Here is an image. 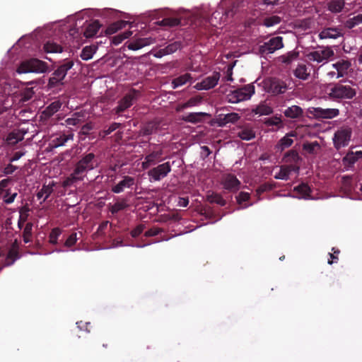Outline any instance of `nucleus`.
<instances>
[{"label": "nucleus", "instance_id": "ddd939ff", "mask_svg": "<svg viewBox=\"0 0 362 362\" xmlns=\"http://www.w3.org/2000/svg\"><path fill=\"white\" fill-rule=\"evenodd\" d=\"M220 77L221 74L219 72H214L211 76H207L201 82L197 83L194 88L197 90H209L217 85Z\"/></svg>", "mask_w": 362, "mask_h": 362}, {"label": "nucleus", "instance_id": "338daca9", "mask_svg": "<svg viewBox=\"0 0 362 362\" xmlns=\"http://www.w3.org/2000/svg\"><path fill=\"white\" fill-rule=\"evenodd\" d=\"M273 186L272 185L269 183H264L258 187V188L256 190V192L258 195L262 194L264 192L269 191L272 189Z\"/></svg>", "mask_w": 362, "mask_h": 362}, {"label": "nucleus", "instance_id": "a878e982", "mask_svg": "<svg viewBox=\"0 0 362 362\" xmlns=\"http://www.w3.org/2000/svg\"><path fill=\"white\" fill-rule=\"evenodd\" d=\"M302 160L296 150L291 149L285 153L283 157V161L287 163L298 164Z\"/></svg>", "mask_w": 362, "mask_h": 362}, {"label": "nucleus", "instance_id": "79ce46f5", "mask_svg": "<svg viewBox=\"0 0 362 362\" xmlns=\"http://www.w3.org/2000/svg\"><path fill=\"white\" fill-rule=\"evenodd\" d=\"M361 23H362V14H358L347 19L345 22V26L347 28L351 29Z\"/></svg>", "mask_w": 362, "mask_h": 362}, {"label": "nucleus", "instance_id": "5fc2aeb1", "mask_svg": "<svg viewBox=\"0 0 362 362\" xmlns=\"http://www.w3.org/2000/svg\"><path fill=\"white\" fill-rule=\"evenodd\" d=\"M181 48L182 42L180 41H175L164 47V50H165V53H167V54H170L175 52L177 50L180 49Z\"/></svg>", "mask_w": 362, "mask_h": 362}, {"label": "nucleus", "instance_id": "39448f33", "mask_svg": "<svg viewBox=\"0 0 362 362\" xmlns=\"http://www.w3.org/2000/svg\"><path fill=\"white\" fill-rule=\"evenodd\" d=\"M47 64L38 59H30L22 62L17 68L18 74L45 73L47 70Z\"/></svg>", "mask_w": 362, "mask_h": 362}, {"label": "nucleus", "instance_id": "c85d7f7f", "mask_svg": "<svg viewBox=\"0 0 362 362\" xmlns=\"http://www.w3.org/2000/svg\"><path fill=\"white\" fill-rule=\"evenodd\" d=\"M55 186V182H52L48 185H43L42 189L37 193L36 196L38 199H40L43 196V202H45L50 194L53 192V187Z\"/></svg>", "mask_w": 362, "mask_h": 362}, {"label": "nucleus", "instance_id": "f03ea898", "mask_svg": "<svg viewBox=\"0 0 362 362\" xmlns=\"http://www.w3.org/2000/svg\"><path fill=\"white\" fill-rule=\"evenodd\" d=\"M351 81L342 80L337 83H329L326 88V94L329 100L341 102L352 100L356 95V90L353 87Z\"/></svg>", "mask_w": 362, "mask_h": 362}, {"label": "nucleus", "instance_id": "052dcab7", "mask_svg": "<svg viewBox=\"0 0 362 362\" xmlns=\"http://www.w3.org/2000/svg\"><path fill=\"white\" fill-rule=\"evenodd\" d=\"M332 253H329L330 259H328L327 263L329 264H332L334 262H337L339 257L338 255L340 253V250L338 248L332 247Z\"/></svg>", "mask_w": 362, "mask_h": 362}, {"label": "nucleus", "instance_id": "8fccbe9b", "mask_svg": "<svg viewBox=\"0 0 362 362\" xmlns=\"http://www.w3.org/2000/svg\"><path fill=\"white\" fill-rule=\"evenodd\" d=\"M281 18L278 16H272L264 19L263 25L266 27H272L280 23Z\"/></svg>", "mask_w": 362, "mask_h": 362}, {"label": "nucleus", "instance_id": "4468645a", "mask_svg": "<svg viewBox=\"0 0 362 362\" xmlns=\"http://www.w3.org/2000/svg\"><path fill=\"white\" fill-rule=\"evenodd\" d=\"M282 112L287 119L293 122L300 121L304 117L303 109L296 105L287 107Z\"/></svg>", "mask_w": 362, "mask_h": 362}, {"label": "nucleus", "instance_id": "e433bc0d", "mask_svg": "<svg viewBox=\"0 0 362 362\" xmlns=\"http://www.w3.org/2000/svg\"><path fill=\"white\" fill-rule=\"evenodd\" d=\"M192 78L190 74H185L177 78H175L172 81V86L173 88H177L179 86L185 85L187 82L189 81Z\"/></svg>", "mask_w": 362, "mask_h": 362}, {"label": "nucleus", "instance_id": "3c124183", "mask_svg": "<svg viewBox=\"0 0 362 362\" xmlns=\"http://www.w3.org/2000/svg\"><path fill=\"white\" fill-rule=\"evenodd\" d=\"M207 200L211 203H216L220 206L226 204V200L218 194H212L207 197Z\"/></svg>", "mask_w": 362, "mask_h": 362}, {"label": "nucleus", "instance_id": "680f3d73", "mask_svg": "<svg viewBox=\"0 0 362 362\" xmlns=\"http://www.w3.org/2000/svg\"><path fill=\"white\" fill-rule=\"evenodd\" d=\"M121 127H122L121 123L113 122L112 124H110V126L107 129H105L103 132V136L110 134L112 132L115 131L117 129H118Z\"/></svg>", "mask_w": 362, "mask_h": 362}, {"label": "nucleus", "instance_id": "393cba45", "mask_svg": "<svg viewBox=\"0 0 362 362\" xmlns=\"http://www.w3.org/2000/svg\"><path fill=\"white\" fill-rule=\"evenodd\" d=\"M100 27L101 24L100 23L99 21H93L86 27L83 32L84 36L86 38L93 37L97 34Z\"/></svg>", "mask_w": 362, "mask_h": 362}, {"label": "nucleus", "instance_id": "aec40b11", "mask_svg": "<svg viewBox=\"0 0 362 362\" xmlns=\"http://www.w3.org/2000/svg\"><path fill=\"white\" fill-rule=\"evenodd\" d=\"M152 43V39L150 37L138 38L134 40L128 41L126 42V45L129 49L138 50L143 48L145 46L149 45Z\"/></svg>", "mask_w": 362, "mask_h": 362}, {"label": "nucleus", "instance_id": "09e8293b", "mask_svg": "<svg viewBox=\"0 0 362 362\" xmlns=\"http://www.w3.org/2000/svg\"><path fill=\"white\" fill-rule=\"evenodd\" d=\"M33 223H27L23 232V238L25 243H30L32 237Z\"/></svg>", "mask_w": 362, "mask_h": 362}, {"label": "nucleus", "instance_id": "ea45409f", "mask_svg": "<svg viewBox=\"0 0 362 362\" xmlns=\"http://www.w3.org/2000/svg\"><path fill=\"white\" fill-rule=\"evenodd\" d=\"M20 257V255L18 252V250H17L16 247H14V248H10V250L8 252L5 265L6 266H11L12 265L14 262L18 259Z\"/></svg>", "mask_w": 362, "mask_h": 362}, {"label": "nucleus", "instance_id": "2f4dec72", "mask_svg": "<svg viewBox=\"0 0 362 362\" xmlns=\"http://www.w3.org/2000/svg\"><path fill=\"white\" fill-rule=\"evenodd\" d=\"M263 123L267 127L275 126L277 129H280L284 127L281 115H276L272 117L265 118Z\"/></svg>", "mask_w": 362, "mask_h": 362}, {"label": "nucleus", "instance_id": "a19ab883", "mask_svg": "<svg viewBox=\"0 0 362 362\" xmlns=\"http://www.w3.org/2000/svg\"><path fill=\"white\" fill-rule=\"evenodd\" d=\"M23 139V134L20 132H12L8 134L6 138V142L9 145H16Z\"/></svg>", "mask_w": 362, "mask_h": 362}, {"label": "nucleus", "instance_id": "4d7b16f0", "mask_svg": "<svg viewBox=\"0 0 362 362\" xmlns=\"http://www.w3.org/2000/svg\"><path fill=\"white\" fill-rule=\"evenodd\" d=\"M358 160V157L354 154V152H351L347 153V155L344 157L343 163L345 165L351 166L354 165Z\"/></svg>", "mask_w": 362, "mask_h": 362}, {"label": "nucleus", "instance_id": "c03bdc74", "mask_svg": "<svg viewBox=\"0 0 362 362\" xmlns=\"http://www.w3.org/2000/svg\"><path fill=\"white\" fill-rule=\"evenodd\" d=\"M202 100V98L200 96L192 97L186 103L181 105L179 110H184L187 107L196 106L201 103Z\"/></svg>", "mask_w": 362, "mask_h": 362}, {"label": "nucleus", "instance_id": "f3484780", "mask_svg": "<svg viewBox=\"0 0 362 362\" xmlns=\"http://www.w3.org/2000/svg\"><path fill=\"white\" fill-rule=\"evenodd\" d=\"M343 35V30L340 28H325L322 29L318 36L320 39H337Z\"/></svg>", "mask_w": 362, "mask_h": 362}, {"label": "nucleus", "instance_id": "a211bd4d", "mask_svg": "<svg viewBox=\"0 0 362 362\" xmlns=\"http://www.w3.org/2000/svg\"><path fill=\"white\" fill-rule=\"evenodd\" d=\"M129 206L128 199L124 197H117L113 204H108V210L112 214H117L121 211L127 209Z\"/></svg>", "mask_w": 362, "mask_h": 362}, {"label": "nucleus", "instance_id": "5701e85b", "mask_svg": "<svg viewBox=\"0 0 362 362\" xmlns=\"http://www.w3.org/2000/svg\"><path fill=\"white\" fill-rule=\"evenodd\" d=\"M303 151L304 154H309L312 156H316L321 150L320 144L315 141L313 142H305L302 146Z\"/></svg>", "mask_w": 362, "mask_h": 362}, {"label": "nucleus", "instance_id": "4c0bfd02", "mask_svg": "<svg viewBox=\"0 0 362 362\" xmlns=\"http://www.w3.org/2000/svg\"><path fill=\"white\" fill-rule=\"evenodd\" d=\"M237 135L243 140L250 141L255 137V132L251 128L245 127L239 131Z\"/></svg>", "mask_w": 362, "mask_h": 362}, {"label": "nucleus", "instance_id": "0e129e2a", "mask_svg": "<svg viewBox=\"0 0 362 362\" xmlns=\"http://www.w3.org/2000/svg\"><path fill=\"white\" fill-rule=\"evenodd\" d=\"M144 228H145V226L144 224H139L131 231L130 234H131L132 237H133V238L138 237L140 234L142 233Z\"/></svg>", "mask_w": 362, "mask_h": 362}, {"label": "nucleus", "instance_id": "4be33fe9", "mask_svg": "<svg viewBox=\"0 0 362 362\" xmlns=\"http://www.w3.org/2000/svg\"><path fill=\"white\" fill-rule=\"evenodd\" d=\"M294 133L287 134L286 136L282 137L276 144L275 148L277 152H283L285 149L291 147L293 144V140L291 136H294Z\"/></svg>", "mask_w": 362, "mask_h": 362}, {"label": "nucleus", "instance_id": "6ab92c4d", "mask_svg": "<svg viewBox=\"0 0 362 362\" xmlns=\"http://www.w3.org/2000/svg\"><path fill=\"white\" fill-rule=\"evenodd\" d=\"M163 155V150L154 151L144 158V161L142 162V168L148 169L151 165H154L156 162L161 160Z\"/></svg>", "mask_w": 362, "mask_h": 362}, {"label": "nucleus", "instance_id": "9b49d317", "mask_svg": "<svg viewBox=\"0 0 362 362\" xmlns=\"http://www.w3.org/2000/svg\"><path fill=\"white\" fill-rule=\"evenodd\" d=\"M334 54V51L330 47H325L322 49L310 52L307 57L310 61L321 63L327 62Z\"/></svg>", "mask_w": 362, "mask_h": 362}, {"label": "nucleus", "instance_id": "0eeeda50", "mask_svg": "<svg viewBox=\"0 0 362 362\" xmlns=\"http://www.w3.org/2000/svg\"><path fill=\"white\" fill-rule=\"evenodd\" d=\"M255 93V86L252 84L245 85L237 88L228 95V102L238 103L250 99Z\"/></svg>", "mask_w": 362, "mask_h": 362}, {"label": "nucleus", "instance_id": "20e7f679", "mask_svg": "<svg viewBox=\"0 0 362 362\" xmlns=\"http://www.w3.org/2000/svg\"><path fill=\"white\" fill-rule=\"evenodd\" d=\"M141 95L139 90L132 88L125 93L117 102V105L112 109V113L118 117L122 116V113L131 107L137 101Z\"/></svg>", "mask_w": 362, "mask_h": 362}, {"label": "nucleus", "instance_id": "de8ad7c7", "mask_svg": "<svg viewBox=\"0 0 362 362\" xmlns=\"http://www.w3.org/2000/svg\"><path fill=\"white\" fill-rule=\"evenodd\" d=\"M132 34V31H125L122 33H119L115 36H114L112 39V42L115 45H118L120 44L124 40L129 38Z\"/></svg>", "mask_w": 362, "mask_h": 362}, {"label": "nucleus", "instance_id": "f8f14e48", "mask_svg": "<svg viewBox=\"0 0 362 362\" xmlns=\"http://www.w3.org/2000/svg\"><path fill=\"white\" fill-rule=\"evenodd\" d=\"M171 171V165L170 162H165L151 169L148 174V176L155 181H159L166 177Z\"/></svg>", "mask_w": 362, "mask_h": 362}, {"label": "nucleus", "instance_id": "864d4df0", "mask_svg": "<svg viewBox=\"0 0 362 362\" xmlns=\"http://www.w3.org/2000/svg\"><path fill=\"white\" fill-rule=\"evenodd\" d=\"M62 233V230L59 228H53L49 235V242L52 245H57L58 238Z\"/></svg>", "mask_w": 362, "mask_h": 362}, {"label": "nucleus", "instance_id": "7ed1b4c3", "mask_svg": "<svg viewBox=\"0 0 362 362\" xmlns=\"http://www.w3.org/2000/svg\"><path fill=\"white\" fill-rule=\"evenodd\" d=\"M74 64L73 60H65L62 64L59 65L49 78L48 88L52 89L64 85L63 81L68 71L73 67Z\"/></svg>", "mask_w": 362, "mask_h": 362}, {"label": "nucleus", "instance_id": "473e14b6", "mask_svg": "<svg viewBox=\"0 0 362 362\" xmlns=\"http://www.w3.org/2000/svg\"><path fill=\"white\" fill-rule=\"evenodd\" d=\"M158 126L159 123H158L157 122L150 121L142 127L141 129V134L143 136L151 135L158 129Z\"/></svg>", "mask_w": 362, "mask_h": 362}, {"label": "nucleus", "instance_id": "58836bf2", "mask_svg": "<svg viewBox=\"0 0 362 362\" xmlns=\"http://www.w3.org/2000/svg\"><path fill=\"white\" fill-rule=\"evenodd\" d=\"M44 49L47 53H61L63 51L60 45L52 41H47L44 45Z\"/></svg>", "mask_w": 362, "mask_h": 362}, {"label": "nucleus", "instance_id": "69168bd1", "mask_svg": "<svg viewBox=\"0 0 362 362\" xmlns=\"http://www.w3.org/2000/svg\"><path fill=\"white\" fill-rule=\"evenodd\" d=\"M77 241V234L76 233H71L69 237L68 238L66 239V240L65 241V243H64V245L66 247H71L73 246L74 245H75V243H76Z\"/></svg>", "mask_w": 362, "mask_h": 362}, {"label": "nucleus", "instance_id": "2eb2a0df", "mask_svg": "<svg viewBox=\"0 0 362 362\" xmlns=\"http://www.w3.org/2000/svg\"><path fill=\"white\" fill-rule=\"evenodd\" d=\"M240 184L236 176L230 173L224 175L221 180L223 188L233 192H237L240 189Z\"/></svg>", "mask_w": 362, "mask_h": 362}, {"label": "nucleus", "instance_id": "9d476101", "mask_svg": "<svg viewBox=\"0 0 362 362\" xmlns=\"http://www.w3.org/2000/svg\"><path fill=\"white\" fill-rule=\"evenodd\" d=\"M308 112L317 119H332L339 115V110L337 108L310 107Z\"/></svg>", "mask_w": 362, "mask_h": 362}, {"label": "nucleus", "instance_id": "7c9ffc66", "mask_svg": "<svg viewBox=\"0 0 362 362\" xmlns=\"http://www.w3.org/2000/svg\"><path fill=\"white\" fill-rule=\"evenodd\" d=\"M293 191L299 195V198L308 199L311 197V189L306 183L303 182L295 187Z\"/></svg>", "mask_w": 362, "mask_h": 362}, {"label": "nucleus", "instance_id": "b1692460", "mask_svg": "<svg viewBox=\"0 0 362 362\" xmlns=\"http://www.w3.org/2000/svg\"><path fill=\"white\" fill-rule=\"evenodd\" d=\"M34 95L33 88H25L19 91L17 98L20 103L25 104L33 100Z\"/></svg>", "mask_w": 362, "mask_h": 362}, {"label": "nucleus", "instance_id": "6e6d98bb", "mask_svg": "<svg viewBox=\"0 0 362 362\" xmlns=\"http://www.w3.org/2000/svg\"><path fill=\"white\" fill-rule=\"evenodd\" d=\"M289 171L286 165H281L279 172L274 175L275 179L288 180L289 178Z\"/></svg>", "mask_w": 362, "mask_h": 362}, {"label": "nucleus", "instance_id": "412c9836", "mask_svg": "<svg viewBox=\"0 0 362 362\" xmlns=\"http://www.w3.org/2000/svg\"><path fill=\"white\" fill-rule=\"evenodd\" d=\"M240 119L238 113L220 114L217 117V123L219 127H224L228 123H235Z\"/></svg>", "mask_w": 362, "mask_h": 362}, {"label": "nucleus", "instance_id": "603ef678", "mask_svg": "<svg viewBox=\"0 0 362 362\" xmlns=\"http://www.w3.org/2000/svg\"><path fill=\"white\" fill-rule=\"evenodd\" d=\"M299 56V53L296 51L289 52L287 54L283 55L281 57L282 58V62L284 64H289L293 61L296 60Z\"/></svg>", "mask_w": 362, "mask_h": 362}, {"label": "nucleus", "instance_id": "a18cd8bd", "mask_svg": "<svg viewBox=\"0 0 362 362\" xmlns=\"http://www.w3.org/2000/svg\"><path fill=\"white\" fill-rule=\"evenodd\" d=\"M332 67L335 69L342 70L348 74V71L351 67V62L348 60L341 59L333 64Z\"/></svg>", "mask_w": 362, "mask_h": 362}, {"label": "nucleus", "instance_id": "c9c22d12", "mask_svg": "<svg viewBox=\"0 0 362 362\" xmlns=\"http://www.w3.org/2000/svg\"><path fill=\"white\" fill-rule=\"evenodd\" d=\"M62 104L59 101H54L49 106H47L45 110L43 111L42 114L46 117H50L54 113L58 112L61 108Z\"/></svg>", "mask_w": 362, "mask_h": 362}, {"label": "nucleus", "instance_id": "bf43d9fd", "mask_svg": "<svg viewBox=\"0 0 362 362\" xmlns=\"http://www.w3.org/2000/svg\"><path fill=\"white\" fill-rule=\"evenodd\" d=\"M341 185L345 190L351 191L353 189L352 177L351 176H343L341 177Z\"/></svg>", "mask_w": 362, "mask_h": 362}, {"label": "nucleus", "instance_id": "13d9d810", "mask_svg": "<svg viewBox=\"0 0 362 362\" xmlns=\"http://www.w3.org/2000/svg\"><path fill=\"white\" fill-rule=\"evenodd\" d=\"M94 50L91 47H85L81 52V57L83 60H88L93 57Z\"/></svg>", "mask_w": 362, "mask_h": 362}, {"label": "nucleus", "instance_id": "774afa93", "mask_svg": "<svg viewBox=\"0 0 362 362\" xmlns=\"http://www.w3.org/2000/svg\"><path fill=\"white\" fill-rule=\"evenodd\" d=\"M163 230L158 227H153L145 232L146 237H153L160 234Z\"/></svg>", "mask_w": 362, "mask_h": 362}, {"label": "nucleus", "instance_id": "72a5a7b5", "mask_svg": "<svg viewBox=\"0 0 362 362\" xmlns=\"http://www.w3.org/2000/svg\"><path fill=\"white\" fill-rule=\"evenodd\" d=\"M128 24H129V23L127 21H119L115 22V23L110 24L105 29V33H106V35H112V34L117 32L119 30L125 28L126 25Z\"/></svg>", "mask_w": 362, "mask_h": 362}, {"label": "nucleus", "instance_id": "6e6552de", "mask_svg": "<svg viewBox=\"0 0 362 362\" xmlns=\"http://www.w3.org/2000/svg\"><path fill=\"white\" fill-rule=\"evenodd\" d=\"M352 135L351 127L346 126L339 128L334 135L333 141L334 147L340 149L349 145Z\"/></svg>", "mask_w": 362, "mask_h": 362}, {"label": "nucleus", "instance_id": "f704fd0d", "mask_svg": "<svg viewBox=\"0 0 362 362\" xmlns=\"http://www.w3.org/2000/svg\"><path fill=\"white\" fill-rule=\"evenodd\" d=\"M255 115H269L273 112V108L266 103H259L254 110Z\"/></svg>", "mask_w": 362, "mask_h": 362}, {"label": "nucleus", "instance_id": "dca6fc26", "mask_svg": "<svg viewBox=\"0 0 362 362\" xmlns=\"http://www.w3.org/2000/svg\"><path fill=\"white\" fill-rule=\"evenodd\" d=\"M136 185L135 178L129 175L123 176L122 179L115 185L112 186L111 191L115 194H119L125 189L132 188Z\"/></svg>", "mask_w": 362, "mask_h": 362}, {"label": "nucleus", "instance_id": "cd10ccee", "mask_svg": "<svg viewBox=\"0 0 362 362\" xmlns=\"http://www.w3.org/2000/svg\"><path fill=\"white\" fill-rule=\"evenodd\" d=\"M344 6V0H330L327 4V10L334 13L341 12Z\"/></svg>", "mask_w": 362, "mask_h": 362}, {"label": "nucleus", "instance_id": "e2e57ef3", "mask_svg": "<svg viewBox=\"0 0 362 362\" xmlns=\"http://www.w3.org/2000/svg\"><path fill=\"white\" fill-rule=\"evenodd\" d=\"M250 198V194L245 192H240L236 197L237 202L239 204H242L243 202L248 201Z\"/></svg>", "mask_w": 362, "mask_h": 362}, {"label": "nucleus", "instance_id": "c756f323", "mask_svg": "<svg viewBox=\"0 0 362 362\" xmlns=\"http://www.w3.org/2000/svg\"><path fill=\"white\" fill-rule=\"evenodd\" d=\"M208 116L205 112H191L188 115L183 116L182 120L187 122L196 124L203 120L204 117Z\"/></svg>", "mask_w": 362, "mask_h": 362}, {"label": "nucleus", "instance_id": "f257e3e1", "mask_svg": "<svg viewBox=\"0 0 362 362\" xmlns=\"http://www.w3.org/2000/svg\"><path fill=\"white\" fill-rule=\"evenodd\" d=\"M98 161L93 153H88L81 156L76 163L73 172L62 182L64 187H69L78 181L83 180L88 171L95 169Z\"/></svg>", "mask_w": 362, "mask_h": 362}, {"label": "nucleus", "instance_id": "1a4fd4ad", "mask_svg": "<svg viewBox=\"0 0 362 362\" xmlns=\"http://www.w3.org/2000/svg\"><path fill=\"white\" fill-rule=\"evenodd\" d=\"M284 47L283 37L276 36L272 37L267 42L259 47V51L261 54H272L275 51L281 49Z\"/></svg>", "mask_w": 362, "mask_h": 362}, {"label": "nucleus", "instance_id": "49530a36", "mask_svg": "<svg viewBox=\"0 0 362 362\" xmlns=\"http://www.w3.org/2000/svg\"><path fill=\"white\" fill-rule=\"evenodd\" d=\"M69 136L66 134H61L59 136L54 137L52 139V146L53 148H57L63 146L69 140Z\"/></svg>", "mask_w": 362, "mask_h": 362}, {"label": "nucleus", "instance_id": "37998d69", "mask_svg": "<svg viewBox=\"0 0 362 362\" xmlns=\"http://www.w3.org/2000/svg\"><path fill=\"white\" fill-rule=\"evenodd\" d=\"M158 24L162 26L174 27L180 24V19L175 17L165 18Z\"/></svg>", "mask_w": 362, "mask_h": 362}, {"label": "nucleus", "instance_id": "423d86ee", "mask_svg": "<svg viewBox=\"0 0 362 362\" xmlns=\"http://www.w3.org/2000/svg\"><path fill=\"white\" fill-rule=\"evenodd\" d=\"M264 87L267 93L277 95L285 93L288 89V84L286 80L269 77L264 80Z\"/></svg>", "mask_w": 362, "mask_h": 362}, {"label": "nucleus", "instance_id": "bb28decb", "mask_svg": "<svg viewBox=\"0 0 362 362\" xmlns=\"http://www.w3.org/2000/svg\"><path fill=\"white\" fill-rule=\"evenodd\" d=\"M294 76L301 80H307L310 74V70L305 64H298L293 71Z\"/></svg>", "mask_w": 362, "mask_h": 362}]
</instances>
